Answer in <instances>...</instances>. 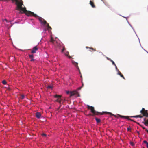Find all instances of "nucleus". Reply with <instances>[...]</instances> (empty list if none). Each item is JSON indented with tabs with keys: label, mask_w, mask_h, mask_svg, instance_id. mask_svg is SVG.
Masks as SVG:
<instances>
[{
	"label": "nucleus",
	"mask_w": 148,
	"mask_h": 148,
	"mask_svg": "<svg viewBox=\"0 0 148 148\" xmlns=\"http://www.w3.org/2000/svg\"><path fill=\"white\" fill-rule=\"evenodd\" d=\"M22 5H23V2L22 0H20V1L18 5H17L16 10H20V12L21 13H24L26 15L28 16H33L38 19L42 25H46V27L48 30L49 29H52L51 27L49 26V24L44 19L41 17H39L33 12L27 11L26 9V8L25 7H23Z\"/></svg>",
	"instance_id": "f257e3e1"
},
{
	"label": "nucleus",
	"mask_w": 148,
	"mask_h": 148,
	"mask_svg": "<svg viewBox=\"0 0 148 148\" xmlns=\"http://www.w3.org/2000/svg\"><path fill=\"white\" fill-rule=\"evenodd\" d=\"M87 108L88 109H90L91 111V112L93 113L94 115H98L99 114L100 115H103V113H105L106 114H109L110 115H113L111 113L109 112H103V113H101L99 112H98L96 111L95 110L94 108L92 106H90L89 105H88L87 106Z\"/></svg>",
	"instance_id": "f03ea898"
},
{
	"label": "nucleus",
	"mask_w": 148,
	"mask_h": 148,
	"mask_svg": "<svg viewBox=\"0 0 148 148\" xmlns=\"http://www.w3.org/2000/svg\"><path fill=\"white\" fill-rule=\"evenodd\" d=\"M66 93L67 94H70V96H72L75 95L78 97L79 96V95L77 90H74L71 92L68 91L66 92Z\"/></svg>",
	"instance_id": "7ed1b4c3"
},
{
	"label": "nucleus",
	"mask_w": 148,
	"mask_h": 148,
	"mask_svg": "<svg viewBox=\"0 0 148 148\" xmlns=\"http://www.w3.org/2000/svg\"><path fill=\"white\" fill-rule=\"evenodd\" d=\"M148 110H146L145 108H143L142 110L140 111V112L143 116L148 117Z\"/></svg>",
	"instance_id": "20e7f679"
},
{
	"label": "nucleus",
	"mask_w": 148,
	"mask_h": 148,
	"mask_svg": "<svg viewBox=\"0 0 148 148\" xmlns=\"http://www.w3.org/2000/svg\"><path fill=\"white\" fill-rule=\"evenodd\" d=\"M55 98H57V100L56 101L58 102L60 104H61L62 101L63 102V99L61 98V96L60 95H56L54 96Z\"/></svg>",
	"instance_id": "39448f33"
},
{
	"label": "nucleus",
	"mask_w": 148,
	"mask_h": 148,
	"mask_svg": "<svg viewBox=\"0 0 148 148\" xmlns=\"http://www.w3.org/2000/svg\"><path fill=\"white\" fill-rule=\"evenodd\" d=\"M120 117L122 118H124L125 119H127L128 120H130L131 121H133L134 122H135V121L131 119H130L129 118V117L128 116H122L119 114L118 115Z\"/></svg>",
	"instance_id": "423d86ee"
},
{
	"label": "nucleus",
	"mask_w": 148,
	"mask_h": 148,
	"mask_svg": "<svg viewBox=\"0 0 148 148\" xmlns=\"http://www.w3.org/2000/svg\"><path fill=\"white\" fill-rule=\"evenodd\" d=\"M144 121L142 122L145 125L148 126V119H146V118H145L144 119Z\"/></svg>",
	"instance_id": "0eeeda50"
},
{
	"label": "nucleus",
	"mask_w": 148,
	"mask_h": 148,
	"mask_svg": "<svg viewBox=\"0 0 148 148\" xmlns=\"http://www.w3.org/2000/svg\"><path fill=\"white\" fill-rule=\"evenodd\" d=\"M72 63L73 65L75 66L79 70V69L78 66V63L77 62H75V61H73L72 62Z\"/></svg>",
	"instance_id": "6e6552de"
},
{
	"label": "nucleus",
	"mask_w": 148,
	"mask_h": 148,
	"mask_svg": "<svg viewBox=\"0 0 148 148\" xmlns=\"http://www.w3.org/2000/svg\"><path fill=\"white\" fill-rule=\"evenodd\" d=\"M38 49L37 47H34L32 49V50L31 51V53H36V51H37Z\"/></svg>",
	"instance_id": "1a4fd4ad"
},
{
	"label": "nucleus",
	"mask_w": 148,
	"mask_h": 148,
	"mask_svg": "<svg viewBox=\"0 0 148 148\" xmlns=\"http://www.w3.org/2000/svg\"><path fill=\"white\" fill-rule=\"evenodd\" d=\"M41 116V114L40 112H37L36 113V116L38 118H40Z\"/></svg>",
	"instance_id": "9d476101"
},
{
	"label": "nucleus",
	"mask_w": 148,
	"mask_h": 148,
	"mask_svg": "<svg viewBox=\"0 0 148 148\" xmlns=\"http://www.w3.org/2000/svg\"><path fill=\"white\" fill-rule=\"evenodd\" d=\"M89 3L92 8H95V6L92 1H90Z\"/></svg>",
	"instance_id": "9b49d317"
},
{
	"label": "nucleus",
	"mask_w": 148,
	"mask_h": 148,
	"mask_svg": "<svg viewBox=\"0 0 148 148\" xmlns=\"http://www.w3.org/2000/svg\"><path fill=\"white\" fill-rule=\"evenodd\" d=\"M69 52L68 51L66 52V53H64V54L66 56L68 57L69 58H71V57L69 55Z\"/></svg>",
	"instance_id": "f8f14e48"
},
{
	"label": "nucleus",
	"mask_w": 148,
	"mask_h": 148,
	"mask_svg": "<svg viewBox=\"0 0 148 148\" xmlns=\"http://www.w3.org/2000/svg\"><path fill=\"white\" fill-rule=\"evenodd\" d=\"M118 74H119L121 77L123 78L124 79H125L123 75L119 71L118 72Z\"/></svg>",
	"instance_id": "ddd939ff"
},
{
	"label": "nucleus",
	"mask_w": 148,
	"mask_h": 148,
	"mask_svg": "<svg viewBox=\"0 0 148 148\" xmlns=\"http://www.w3.org/2000/svg\"><path fill=\"white\" fill-rule=\"evenodd\" d=\"M131 117H133L134 118H142L143 117V116L140 115H138L136 116H131Z\"/></svg>",
	"instance_id": "4468645a"
},
{
	"label": "nucleus",
	"mask_w": 148,
	"mask_h": 148,
	"mask_svg": "<svg viewBox=\"0 0 148 148\" xmlns=\"http://www.w3.org/2000/svg\"><path fill=\"white\" fill-rule=\"evenodd\" d=\"M50 42L53 43H54L55 42H56V41L53 39L52 37H51V40H50Z\"/></svg>",
	"instance_id": "2eb2a0df"
},
{
	"label": "nucleus",
	"mask_w": 148,
	"mask_h": 148,
	"mask_svg": "<svg viewBox=\"0 0 148 148\" xmlns=\"http://www.w3.org/2000/svg\"><path fill=\"white\" fill-rule=\"evenodd\" d=\"M95 120H96V122L97 123H99L100 122L101 120L99 119L98 118H95Z\"/></svg>",
	"instance_id": "dca6fc26"
},
{
	"label": "nucleus",
	"mask_w": 148,
	"mask_h": 148,
	"mask_svg": "<svg viewBox=\"0 0 148 148\" xmlns=\"http://www.w3.org/2000/svg\"><path fill=\"white\" fill-rule=\"evenodd\" d=\"M143 142L144 143L146 144L147 147L148 148V142L145 140Z\"/></svg>",
	"instance_id": "f3484780"
},
{
	"label": "nucleus",
	"mask_w": 148,
	"mask_h": 148,
	"mask_svg": "<svg viewBox=\"0 0 148 148\" xmlns=\"http://www.w3.org/2000/svg\"><path fill=\"white\" fill-rule=\"evenodd\" d=\"M105 5L106 6H107L108 8H110V5L108 3H105Z\"/></svg>",
	"instance_id": "a211bd4d"
},
{
	"label": "nucleus",
	"mask_w": 148,
	"mask_h": 148,
	"mask_svg": "<svg viewBox=\"0 0 148 148\" xmlns=\"http://www.w3.org/2000/svg\"><path fill=\"white\" fill-rule=\"evenodd\" d=\"M53 88V86L51 85H49L47 87V89L52 88Z\"/></svg>",
	"instance_id": "6ab92c4d"
},
{
	"label": "nucleus",
	"mask_w": 148,
	"mask_h": 148,
	"mask_svg": "<svg viewBox=\"0 0 148 148\" xmlns=\"http://www.w3.org/2000/svg\"><path fill=\"white\" fill-rule=\"evenodd\" d=\"M2 83L3 84H4V85L6 84H7V82H6V81L5 80H3L2 81Z\"/></svg>",
	"instance_id": "aec40b11"
},
{
	"label": "nucleus",
	"mask_w": 148,
	"mask_h": 148,
	"mask_svg": "<svg viewBox=\"0 0 148 148\" xmlns=\"http://www.w3.org/2000/svg\"><path fill=\"white\" fill-rule=\"evenodd\" d=\"M65 50H66V49L64 47L63 48V49L62 50L61 52L62 53H63L64 52V51Z\"/></svg>",
	"instance_id": "412c9836"
},
{
	"label": "nucleus",
	"mask_w": 148,
	"mask_h": 148,
	"mask_svg": "<svg viewBox=\"0 0 148 148\" xmlns=\"http://www.w3.org/2000/svg\"><path fill=\"white\" fill-rule=\"evenodd\" d=\"M110 61L112 63V64L113 65H115V63H114V62L111 59V60H110Z\"/></svg>",
	"instance_id": "4be33fe9"
},
{
	"label": "nucleus",
	"mask_w": 148,
	"mask_h": 148,
	"mask_svg": "<svg viewBox=\"0 0 148 148\" xmlns=\"http://www.w3.org/2000/svg\"><path fill=\"white\" fill-rule=\"evenodd\" d=\"M24 96L23 95H22L21 97V99H23L24 98Z\"/></svg>",
	"instance_id": "5701e85b"
},
{
	"label": "nucleus",
	"mask_w": 148,
	"mask_h": 148,
	"mask_svg": "<svg viewBox=\"0 0 148 148\" xmlns=\"http://www.w3.org/2000/svg\"><path fill=\"white\" fill-rule=\"evenodd\" d=\"M29 56L30 58H33L34 56L33 55H29Z\"/></svg>",
	"instance_id": "b1692460"
},
{
	"label": "nucleus",
	"mask_w": 148,
	"mask_h": 148,
	"mask_svg": "<svg viewBox=\"0 0 148 148\" xmlns=\"http://www.w3.org/2000/svg\"><path fill=\"white\" fill-rule=\"evenodd\" d=\"M89 49L92 50V51H95V49H93L92 48H89Z\"/></svg>",
	"instance_id": "393cba45"
},
{
	"label": "nucleus",
	"mask_w": 148,
	"mask_h": 148,
	"mask_svg": "<svg viewBox=\"0 0 148 148\" xmlns=\"http://www.w3.org/2000/svg\"><path fill=\"white\" fill-rule=\"evenodd\" d=\"M130 144L132 146H133L134 145V143L132 142H130Z\"/></svg>",
	"instance_id": "a878e982"
},
{
	"label": "nucleus",
	"mask_w": 148,
	"mask_h": 148,
	"mask_svg": "<svg viewBox=\"0 0 148 148\" xmlns=\"http://www.w3.org/2000/svg\"><path fill=\"white\" fill-rule=\"evenodd\" d=\"M131 130V128H130L128 127L127 128V130L128 131H130Z\"/></svg>",
	"instance_id": "bb28decb"
},
{
	"label": "nucleus",
	"mask_w": 148,
	"mask_h": 148,
	"mask_svg": "<svg viewBox=\"0 0 148 148\" xmlns=\"http://www.w3.org/2000/svg\"><path fill=\"white\" fill-rule=\"evenodd\" d=\"M42 135L44 137H46V134L44 133H42Z\"/></svg>",
	"instance_id": "cd10ccee"
},
{
	"label": "nucleus",
	"mask_w": 148,
	"mask_h": 148,
	"mask_svg": "<svg viewBox=\"0 0 148 148\" xmlns=\"http://www.w3.org/2000/svg\"><path fill=\"white\" fill-rule=\"evenodd\" d=\"M140 126L143 129L145 130V129H146L145 127H144V126H143L142 125H140Z\"/></svg>",
	"instance_id": "c85d7f7f"
},
{
	"label": "nucleus",
	"mask_w": 148,
	"mask_h": 148,
	"mask_svg": "<svg viewBox=\"0 0 148 148\" xmlns=\"http://www.w3.org/2000/svg\"><path fill=\"white\" fill-rule=\"evenodd\" d=\"M31 61H34V59H33V58H31V60H30Z\"/></svg>",
	"instance_id": "c756f323"
},
{
	"label": "nucleus",
	"mask_w": 148,
	"mask_h": 148,
	"mask_svg": "<svg viewBox=\"0 0 148 148\" xmlns=\"http://www.w3.org/2000/svg\"><path fill=\"white\" fill-rule=\"evenodd\" d=\"M107 59L108 60H110H110H111L110 58H108V57H107Z\"/></svg>",
	"instance_id": "7c9ffc66"
},
{
	"label": "nucleus",
	"mask_w": 148,
	"mask_h": 148,
	"mask_svg": "<svg viewBox=\"0 0 148 148\" xmlns=\"http://www.w3.org/2000/svg\"><path fill=\"white\" fill-rule=\"evenodd\" d=\"M145 130L148 133V130H147V129H146Z\"/></svg>",
	"instance_id": "2f4dec72"
},
{
	"label": "nucleus",
	"mask_w": 148,
	"mask_h": 148,
	"mask_svg": "<svg viewBox=\"0 0 148 148\" xmlns=\"http://www.w3.org/2000/svg\"><path fill=\"white\" fill-rule=\"evenodd\" d=\"M82 87H79L78 88V90H80L82 88Z\"/></svg>",
	"instance_id": "473e14b6"
},
{
	"label": "nucleus",
	"mask_w": 148,
	"mask_h": 148,
	"mask_svg": "<svg viewBox=\"0 0 148 148\" xmlns=\"http://www.w3.org/2000/svg\"><path fill=\"white\" fill-rule=\"evenodd\" d=\"M114 66H115V67H116V69H117V66H116V64H115V65H114Z\"/></svg>",
	"instance_id": "72a5a7b5"
},
{
	"label": "nucleus",
	"mask_w": 148,
	"mask_h": 148,
	"mask_svg": "<svg viewBox=\"0 0 148 148\" xmlns=\"http://www.w3.org/2000/svg\"><path fill=\"white\" fill-rule=\"evenodd\" d=\"M82 87L84 86V84H83V82H82Z\"/></svg>",
	"instance_id": "f704fd0d"
},
{
	"label": "nucleus",
	"mask_w": 148,
	"mask_h": 148,
	"mask_svg": "<svg viewBox=\"0 0 148 148\" xmlns=\"http://www.w3.org/2000/svg\"><path fill=\"white\" fill-rule=\"evenodd\" d=\"M16 48V49H18V50H21V51H22V50L20 49H18L17 48Z\"/></svg>",
	"instance_id": "c9c22d12"
},
{
	"label": "nucleus",
	"mask_w": 148,
	"mask_h": 148,
	"mask_svg": "<svg viewBox=\"0 0 148 148\" xmlns=\"http://www.w3.org/2000/svg\"><path fill=\"white\" fill-rule=\"evenodd\" d=\"M5 21H6V22H8V21H7V20L6 19H5Z\"/></svg>",
	"instance_id": "e433bc0d"
},
{
	"label": "nucleus",
	"mask_w": 148,
	"mask_h": 148,
	"mask_svg": "<svg viewBox=\"0 0 148 148\" xmlns=\"http://www.w3.org/2000/svg\"><path fill=\"white\" fill-rule=\"evenodd\" d=\"M8 90H10V88H9L8 89Z\"/></svg>",
	"instance_id": "4c0bfd02"
},
{
	"label": "nucleus",
	"mask_w": 148,
	"mask_h": 148,
	"mask_svg": "<svg viewBox=\"0 0 148 148\" xmlns=\"http://www.w3.org/2000/svg\"><path fill=\"white\" fill-rule=\"evenodd\" d=\"M89 115H91V114H89Z\"/></svg>",
	"instance_id": "58836bf2"
},
{
	"label": "nucleus",
	"mask_w": 148,
	"mask_h": 148,
	"mask_svg": "<svg viewBox=\"0 0 148 148\" xmlns=\"http://www.w3.org/2000/svg\"><path fill=\"white\" fill-rule=\"evenodd\" d=\"M94 0H90V1H93Z\"/></svg>",
	"instance_id": "ea45409f"
},
{
	"label": "nucleus",
	"mask_w": 148,
	"mask_h": 148,
	"mask_svg": "<svg viewBox=\"0 0 148 148\" xmlns=\"http://www.w3.org/2000/svg\"><path fill=\"white\" fill-rule=\"evenodd\" d=\"M86 47L87 48L88 47Z\"/></svg>",
	"instance_id": "a19ab883"
},
{
	"label": "nucleus",
	"mask_w": 148,
	"mask_h": 148,
	"mask_svg": "<svg viewBox=\"0 0 148 148\" xmlns=\"http://www.w3.org/2000/svg\"><path fill=\"white\" fill-rule=\"evenodd\" d=\"M102 1H103V0H101Z\"/></svg>",
	"instance_id": "79ce46f5"
},
{
	"label": "nucleus",
	"mask_w": 148,
	"mask_h": 148,
	"mask_svg": "<svg viewBox=\"0 0 148 148\" xmlns=\"http://www.w3.org/2000/svg\"><path fill=\"white\" fill-rule=\"evenodd\" d=\"M60 106H60V107H59V108H60Z\"/></svg>",
	"instance_id": "37998d69"
}]
</instances>
